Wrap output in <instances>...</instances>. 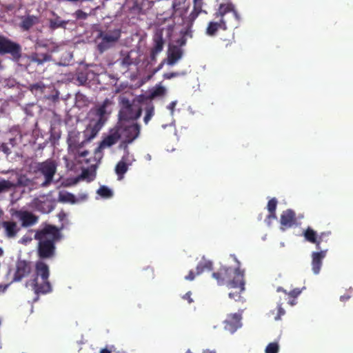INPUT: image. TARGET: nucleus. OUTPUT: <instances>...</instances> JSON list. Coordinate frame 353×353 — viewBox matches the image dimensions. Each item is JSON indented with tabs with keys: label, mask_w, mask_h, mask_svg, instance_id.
<instances>
[{
	"label": "nucleus",
	"mask_w": 353,
	"mask_h": 353,
	"mask_svg": "<svg viewBox=\"0 0 353 353\" xmlns=\"http://www.w3.org/2000/svg\"><path fill=\"white\" fill-rule=\"evenodd\" d=\"M111 105V101L105 99L101 105L89 112V123L83 131V139H81V133L77 131L69 132L68 150L78 161L81 162V158H84L88 155V152L83 149V145L94 139L101 130L107 121L108 116L112 111Z\"/></svg>",
	"instance_id": "1"
},
{
	"label": "nucleus",
	"mask_w": 353,
	"mask_h": 353,
	"mask_svg": "<svg viewBox=\"0 0 353 353\" xmlns=\"http://www.w3.org/2000/svg\"><path fill=\"white\" fill-rule=\"evenodd\" d=\"M238 267L234 270L231 268H221L219 272L212 274L213 278L220 285H226L229 289H235V292H230L229 297L235 301L240 299V293L245 290L244 271L239 268V261L234 256Z\"/></svg>",
	"instance_id": "2"
},
{
	"label": "nucleus",
	"mask_w": 353,
	"mask_h": 353,
	"mask_svg": "<svg viewBox=\"0 0 353 353\" xmlns=\"http://www.w3.org/2000/svg\"><path fill=\"white\" fill-rule=\"evenodd\" d=\"M239 20L240 17L232 3L221 4L214 19L208 23L205 34L208 36L214 37L219 30H225L227 23L236 26Z\"/></svg>",
	"instance_id": "3"
},
{
	"label": "nucleus",
	"mask_w": 353,
	"mask_h": 353,
	"mask_svg": "<svg viewBox=\"0 0 353 353\" xmlns=\"http://www.w3.org/2000/svg\"><path fill=\"white\" fill-rule=\"evenodd\" d=\"M59 230L54 226L48 225L37 232L35 239L39 241V254L41 258H51L54 255L55 242L60 239Z\"/></svg>",
	"instance_id": "4"
},
{
	"label": "nucleus",
	"mask_w": 353,
	"mask_h": 353,
	"mask_svg": "<svg viewBox=\"0 0 353 353\" xmlns=\"http://www.w3.org/2000/svg\"><path fill=\"white\" fill-rule=\"evenodd\" d=\"M35 269L36 276L27 283V285L30 287L36 294L50 292L52 288L48 281V266L43 261H39L36 263Z\"/></svg>",
	"instance_id": "5"
},
{
	"label": "nucleus",
	"mask_w": 353,
	"mask_h": 353,
	"mask_svg": "<svg viewBox=\"0 0 353 353\" xmlns=\"http://www.w3.org/2000/svg\"><path fill=\"white\" fill-rule=\"evenodd\" d=\"M34 172L38 180L36 183L42 187L48 186L52 181L57 172V163L52 159L36 163Z\"/></svg>",
	"instance_id": "6"
},
{
	"label": "nucleus",
	"mask_w": 353,
	"mask_h": 353,
	"mask_svg": "<svg viewBox=\"0 0 353 353\" xmlns=\"http://www.w3.org/2000/svg\"><path fill=\"white\" fill-rule=\"evenodd\" d=\"M119 104L121 109L119 114V122H121V124L122 122L136 120L141 116V107L139 101L134 100L130 101L126 97H121Z\"/></svg>",
	"instance_id": "7"
},
{
	"label": "nucleus",
	"mask_w": 353,
	"mask_h": 353,
	"mask_svg": "<svg viewBox=\"0 0 353 353\" xmlns=\"http://www.w3.org/2000/svg\"><path fill=\"white\" fill-rule=\"evenodd\" d=\"M116 128H119L120 139L127 143H132L139 135L140 127L135 123L119 122Z\"/></svg>",
	"instance_id": "8"
},
{
	"label": "nucleus",
	"mask_w": 353,
	"mask_h": 353,
	"mask_svg": "<svg viewBox=\"0 0 353 353\" xmlns=\"http://www.w3.org/2000/svg\"><path fill=\"white\" fill-rule=\"evenodd\" d=\"M30 206L42 213H49L54 208V203L48 195H40L34 198Z\"/></svg>",
	"instance_id": "9"
},
{
	"label": "nucleus",
	"mask_w": 353,
	"mask_h": 353,
	"mask_svg": "<svg viewBox=\"0 0 353 353\" xmlns=\"http://www.w3.org/2000/svg\"><path fill=\"white\" fill-rule=\"evenodd\" d=\"M119 139V128L115 127L110 130L109 134L103 138L99 146L96 149V155H99V158L100 159L101 157V153L102 150L114 145Z\"/></svg>",
	"instance_id": "10"
},
{
	"label": "nucleus",
	"mask_w": 353,
	"mask_h": 353,
	"mask_svg": "<svg viewBox=\"0 0 353 353\" xmlns=\"http://www.w3.org/2000/svg\"><path fill=\"white\" fill-rule=\"evenodd\" d=\"M21 48L19 45L0 36V54L10 53L14 59L20 57Z\"/></svg>",
	"instance_id": "11"
},
{
	"label": "nucleus",
	"mask_w": 353,
	"mask_h": 353,
	"mask_svg": "<svg viewBox=\"0 0 353 353\" xmlns=\"http://www.w3.org/2000/svg\"><path fill=\"white\" fill-rule=\"evenodd\" d=\"M182 56L183 51L180 47L170 46L168 50V57L160 64L159 70L162 68L163 64H167L169 66H173L182 58Z\"/></svg>",
	"instance_id": "12"
},
{
	"label": "nucleus",
	"mask_w": 353,
	"mask_h": 353,
	"mask_svg": "<svg viewBox=\"0 0 353 353\" xmlns=\"http://www.w3.org/2000/svg\"><path fill=\"white\" fill-rule=\"evenodd\" d=\"M134 161L133 156L130 155L128 152H126L115 168V172L119 180L123 179L124 174L128 171V167L132 165Z\"/></svg>",
	"instance_id": "13"
},
{
	"label": "nucleus",
	"mask_w": 353,
	"mask_h": 353,
	"mask_svg": "<svg viewBox=\"0 0 353 353\" xmlns=\"http://www.w3.org/2000/svg\"><path fill=\"white\" fill-rule=\"evenodd\" d=\"M119 37L120 31L118 30L101 34L102 41L98 45L99 50L103 52L112 46L119 39Z\"/></svg>",
	"instance_id": "14"
},
{
	"label": "nucleus",
	"mask_w": 353,
	"mask_h": 353,
	"mask_svg": "<svg viewBox=\"0 0 353 353\" xmlns=\"http://www.w3.org/2000/svg\"><path fill=\"white\" fill-rule=\"evenodd\" d=\"M241 315L234 313L228 316L225 320V329L231 333H234L238 328L241 327Z\"/></svg>",
	"instance_id": "15"
},
{
	"label": "nucleus",
	"mask_w": 353,
	"mask_h": 353,
	"mask_svg": "<svg viewBox=\"0 0 353 353\" xmlns=\"http://www.w3.org/2000/svg\"><path fill=\"white\" fill-rule=\"evenodd\" d=\"M327 250H321L320 252H313L312 256V270L314 274L317 275L320 273L323 260L325 257Z\"/></svg>",
	"instance_id": "16"
},
{
	"label": "nucleus",
	"mask_w": 353,
	"mask_h": 353,
	"mask_svg": "<svg viewBox=\"0 0 353 353\" xmlns=\"http://www.w3.org/2000/svg\"><path fill=\"white\" fill-rule=\"evenodd\" d=\"M280 223L282 230H285L294 226L296 224L294 212L291 210H287L283 212L281 215Z\"/></svg>",
	"instance_id": "17"
},
{
	"label": "nucleus",
	"mask_w": 353,
	"mask_h": 353,
	"mask_svg": "<svg viewBox=\"0 0 353 353\" xmlns=\"http://www.w3.org/2000/svg\"><path fill=\"white\" fill-rule=\"evenodd\" d=\"M1 225L5 235L9 239L14 238L20 230V226L12 221H3Z\"/></svg>",
	"instance_id": "18"
},
{
	"label": "nucleus",
	"mask_w": 353,
	"mask_h": 353,
	"mask_svg": "<svg viewBox=\"0 0 353 353\" xmlns=\"http://www.w3.org/2000/svg\"><path fill=\"white\" fill-rule=\"evenodd\" d=\"M16 216L21 221L23 227L32 225L37 221V218L34 215L26 211L17 212Z\"/></svg>",
	"instance_id": "19"
},
{
	"label": "nucleus",
	"mask_w": 353,
	"mask_h": 353,
	"mask_svg": "<svg viewBox=\"0 0 353 353\" xmlns=\"http://www.w3.org/2000/svg\"><path fill=\"white\" fill-rule=\"evenodd\" d=\"M30 271V266L25 261H18L17 263V270L14 275V281H20Z\"/></svg>",
	"instance_id": "20"
},
{
	"label": "nucleus",
	"mask_w": 353,
	"mask_h": 353,
	"mask_svg": "<svg viewBox=\"0 0 353 353\" xmlns=\"http://www.w3.org/2000/svg\"><path fill=\"white\" fill-rule=\"evenodd\" d=\"M303 236L306 241L316 244L317 248H320L321 236L318 239L317 233L314 230L310 228H307L303 232Z\"/></svg>",
	"instance_id": "21"
},
{
	"label": "nucleus",
	"mask_w": 353,
	"mask_h": 353,
	"mask_svg": "<svg viewBox=\"0 0 353 353\" xmlns=\"http://www.w3.org/2000/svg\"><path fill=\"white\" fill-rule=\"evenodd\" d=\"M154 47L151 52V57L152 59L162 51L163 48V39L161 34L157 33L154 37Z\"/></svg>",
	"instance_id": "22"
},
{
	"label": "nucleus",
	"mask_w": 353,
	"mask_h": 353,
	"mask_svg": "<svg viewBox=\"0 0 353 353\" xmlns=\"http://www.w3.org/2000/svg\"><path fill=\"white\" fill-rule=\"evenodd\" d=\"M276 205L277 201L274 198L270 199L268 203L267 208L270 212V214L267 217L265 221L268 225L271 224L272 220H275L276 219V216L275 214Z\"/></svg>",
	"instance_id": "23"
},
{
	"label": "nucleus",
	"mask_w": 353,
	"mask_h": 353,
	"mask_svg": "<svg viewBox=\"0 0 353 353\" xmlns=\"http://www.w3.org/2000/svg\"><path fill=\"white\" fill-rule=\"evenodd\" d=\"M203 0H193V9L190 14L191 20H194L199 14L206 12L203 9Z\"/></svg>",
	"instance_id": "24"
},
{
	"label": "nucleus",
	"mask_w": 353,
	"mask_h": 353,
	"mask_svg": "<svg viewBox=\"0 0 353 353\" xmlns=\"http://www.w3.org/2000/svg\"><path fill=\"white\" fill-rule=\"evenodd\" d=\"M58 199L61 203L74 205V194L67 191H60Z\"/></svg>",
	"instance_id": "25"
},
{
	"label": "nucleus",
	"mask_w": 353,
	"mask_h": 353,
	"mask_svg": "<svg viewBox=\"0 0 353 353\" xmlns=\"http://www.w3.org/2000/svg\"><path fill=\"white\" fill-rule=\"evenodd\" d=\"M212 269V263L203 259L196 266V275H199L204 271H209Z\"/></svg>",
	"instance_id": "26"
},
{
	"label": "nucleus",
	"mask_w": 353,
	"mask_h": 353,
	"mask_svg": "<svg viewBox=\"0 0 353 353\" xmlns=\"http://www.w3.org/2000/svg\"><path fill=\"white\" fill-rule=\"evenodd\" d=\"M98 195L103 199H110L113 196V192L105 185L101 186L97 191Z\"/></svg>",
	"instance_id": "27"
},
{
	"label": "nucleus",
	"mask_w": 353,
	"mask_h": 353,
	"mask_svg": "<svg viewBox=\"0 0 353 353\" xmlns=\"http://www.w3.org/2000/svg\"><path fill=\"white\" fill-rule=\"evenodd\" d=\"M37 21V18L33 16H28L23 19L21 27L24 30H28L33 24Z\"/></svg>",
	"instance_id": "28"
},
{
	"label": "nucleus",
	"mask_w": 353,
	"mask_h": 353,
	"mask_svg": "<svg viewBox=\"0 0 353 353\" xmlns=\"http://www.w3.org/2000/svg\"><path fill=\"white\" fill-rule=\"evenodd\" d=\"M31 60L38 64H42L43 62L49 60V56L47 54H34L31 56Z\"/></svg>",
	"instance_id": "29"
},
{
	"label": "nucleus",
	"mask_w": 353,
	"mask_h": 353,
	"mask_svg": "<svg viewBox=\"0 0 353 353\" xmlns=\"http://www.w3.org/2000/svg\"><path fill=\"white\" fill-rule=\"evenodd\" d=\"M167 90L165 87L161 85H158L154 88V90L152 92V97H161L163 96L166 94Z\"/></svg>",
	"instance_id": "30"
},
{
	"label": "nucleus",
	"mask_w": 353,
	"mask_h": 353,
	"mask_svg": "<svg viewBox=\"0 0 353 353\" xmlns=\"http://www.w3.org/2000/svg\"><path fill=\"white\" fill-rule=\"evenodd\" d=\"M14 186V183L10 181L0 180V192H6Z\"/></svg>",
	"instance_id": "31"
},
{
	"label": "nucleus",
	"mask_w": 353,
	"mask_h": 353,
	"mask_svg": "<svg viewBox=\"0 0 353 353\" xmlns=\"http://www.w3.org/2000/svg\"><path fill=\"white\" fill-rule=\"evenodd\" d=\"M88 199V194L86 192H80L77 195H74V205L84 203Z\"/></svg>",
	"instance_id": "32"
},
{
	"label": "nucleus",
	"mask_w": 353,
	"mask_h": 353,
	"mask_svg": "<svg viewBox=\"0 0 353 353\" xmlns=\"http://www.w3.org/2000/svg\"><path fill=\"white\" fill-rule=\"evenodd\" d=\"M279 350V345L278 343L273 342L269 343L265 348V353H278Z\"/></svg>",
	"instance_id": "33"
},
{
	"label": "nucleus",
	"mask_w": 353,
	"mask_h": 353,
	"mask_svg": "<svg viewBox=\"0 0 353 353\" xmlns=\"http://www.w3.org/2000/svg\"><path fill=\"white\" fill-rule=\"evenodd\" d=\"M154 115V108L152 106H148L145 110V115L144 117V123L148 124L150 120Z\"/></svg>",
	"instance_id": "34"
},
{
	"label": "nucleus",
	"mask_w": 353,
	"mask_h": 353,
	"mask_svg": "<svg viewBox=\"0 0 353 353\" xmlns=\"http://www.w3.org/2000/svg\"><path fill=\"white\" fill-rule=\"evenodd\" d=\"M66 24V21H62L60 19H55L50 21V26L52 28H57L60 27H64Z\"/></svg>",
	"instance_id": "35"
},
{
	"label": "nucleus",
	"mask_w": 353,
	"mask_h": 353,
	"mask_svg": "<svg viewBox=\"0 0 353 353\" xmlns=\"http://www.w3.org/2000/svg\"><path fill=\"white\" fill-rule=\"evenodd\" d=\"M81 177L84 179H86L87 181L90 182L95 178V174L92 172H89L88 171H83L81 175Z\"/></svg>",
	"instance_id": "36"
},
{
	"label": "nucleus",
	"mask_w": 353,
	"mask_h": 353,
	"mask_svg": "<svg viewBox=\"0 0 353 353\" xmlns=\"http://www.w3.org/2000/svg\"><path fill=\"white\" fill-rule=\"evenodd\" d=\"M185 72H168L163 74L164 79H170L174 77L185 75Z\"/></svg>",
	"instance_id": "37"
},
{
	"label": "nucleus",
	"mask_w": 353,
	"mask_h": 353,
	"mask_svg": "<svg viewBox=\"0 0 353 353\" xmlns=\"http://www.w3.org/2000/svg\"><path fill=\"white\" fill-rule=\"evenodd\" d=\"M176 103H177V101H172L168 106H167V109L169 110L170 111V114L172 116V117H173L174 115V108H175V106L176 105Z\"/></svg>",
	"instance_id": "38"
},
{
	"label": "nucleus",
	"mask_w": 353,
	"mask_h": 353,
	"mask_svg": "<svg viewBox=\"0 0 353 353\" xmlns=\"http://www.w3.org/2000/svg\"><path fill=\"white\" fill-rule=\"evenodd\" d=\"M75 15H76V17L77 19H85L87 17V14L85 13L84 12L81 11V10H77L75 12Z\"/></svg>",
	"instance_id": "39"
},
{
	"label": "nucleus",
	"mask_w": 353,
	"mask_h": 353,
	"mask_svg": "<svg viewBox=\"0 0 353 353\" xmlns=\"http://www.w3.org/2000/svg\"><path fill=\"white\" fill-rule=\"evenodd\" d=\"M32 241V237L31 236H23L19 242L22 244H28V243H30V241Z\"/></svg>",
	"instance_id": "40"
},
{
	"label": "nucleus",
	"mask_w": 353,
	"mask_h": 353,
	"mask_svg": "<svg viewBox=\"0 0 353 353\" xmlns=\"http://www.w3.org/2000/svg\"><path fill=\"white\" fill-rule=\"evenodd\" d=\"M301 293V290H299L298 288L296 289H294L293 290H292L290 293H289V295L292 296V297H297Z\"/></svg>",
	"instance_id": "41"
},
{
	"label": "nucleus",
	"mask_w": 353,
	"mask_h": 353,
	"mask_svg": "<svg viewBox=\"0 0 353 353\" xmlns=\"http://www.w3.org/2000/svg\"><path fill=\"white\" fill-rule=\"evenodd\" d=\"M68 214L64 212H60L58 214V218L60 221L63 222L67 219Z\"/></svg>",
	"instance_id": "42"
},
{
	"label": "nucleus",
	"mask_w": 353,
	"mask_h": 353,
	"mask_svg": "<svg viewBox=\"0 0 353 353\" xmlns=\"http://www.w3.org/2000/svg\"><path fill=\"white\" fill-rule=\"evenodd\" d=\"M278 313V315L275 317V320H279L281 316L285 314V310L281 307V305L279 306Z\"/></svg>",
	"instance_id": "43"
},
{
	"label": "nucleus",
	"mask_w": 353,
	"mask_h": 353,
	"mask_svg": "<svg viewBox=\"0 0 353 353\" xmlns=\"http://www.w3.org/2000/svg\"><path fill=\"white\" fill-rule=\"evenodd\" d=\"M183 299L184 300H187L188 303H192L193 302V299L191 298V292H187L183 296Z\"/></svg>",
	"instance_id": "44"
},
{
	"label": "nucleus",
	"mask_w": 353,
	"mask_h": 353,
	"mask_svg": "<svg viewBox=\"0 0 353 353\" xmlns=\"http://www.w3.org/2000/svg\"><path fill=\"white\" fill-rule=\"evenodd\" d=\"M196 274L193 272V271H190L188 276L185 277V280L192 281L195 278Z\"/></svg>",
	"instance_id": "45"
},
{
	"label": "nucleus",
	"mask_w": 353,
	"mask_h": 353,
	"mask_svg": "<svg viewBox=\"0 0 353 353\" xmlns=\"http://www.w3.org/2000/svg\"><path fill=\"white\" fill-rule=\"evenodd\" d=\"M41 90L42 88L41 86L39 85V84H34L33 85H32V90Z\"/></svg>",
	"instance_id": "46"
},
{
	"label": "nucleus",
	"mask_w": 353,
	"mask_h": 353,
	"mask_svg": "<svg viewBox=\"0 0 353 353\" xmlns=\"http://www.w3.org/2000/svg\"><path fill=\"white\" fill-rule=\"evenodd\" d=\"M7 288V285H0V294L3 293Z\"/></svg>",
	"instance_id": "47"
},
{
	"label": "nucleus",
	"mask_w": 353,
	"mask_h": 353,
	"mask_svg": "<svg viewBox=\"0 0 353 353\" xmlns=\"http://www.w3.org/2000/svg\"><path fill=\"white\" fill-rule=\"evenodd\" d=\"M100 353H111V351L106 348H104L100 351Z\"/></svg>",
	"instance_id": "48"
},
{
	"label": "nucleus",
	"mask_w": 353,
	"mask_h": 353,
	"mask_svg": "<svg viewBox=\"0 0 353 353\" xmlns=\"http://www.w3.org/2000/svg\"><path fill=\"white\" fill-rule=\"evenodd\" d=\"M3 150L6 154L10 153L8 148L4 145H3Z\"/></svg>",
	"instance_id": "49"
},
{
	"label": "nucleus",
	"mask_w": 353,
	"mask_h": 353,
	"mask_svg": "<svg viewBox=\"0 0 353 353\" xmlns=\"http://www.w3.org/2000/svg\"><path fill=\"white\" fill-rule=\"evenodd\" d=\"M296 301L295 300H292V301H289V304H290L291 305H294L296 304Z\"/></svg>",
	"instance_id": "50"
},
{
	"label": "nucleus",
	"mask_w": 353,
	"mask_h": 353,
	"mask_svg": "<svg viewBox=\"0 0 353 353\" xmlns=\"http://www.w3.org/2000/svg\"><path fill=\"white\" fill-rule=\"evenodd\" d=\"M349 299V297H348V296H347V297H346V296H341V301L347 300V299Z\"/></svg>",
	"instance_id": "51"
},
{
	"label": "nucleus",
	"mask_w": 353,
	"mask_h": 353,
	"mask_svg": "<svg viewBox=\"0 0 353 353\" xmlns=\"http://www.w3.org/2000/svg\"><path fill=\"white\" fill-rule=\"evenodd\" d=\"M203 353H215V352H214V351H210V350H207L203 351Z\"/></svg>",
	"instance_id": "52"
},
{
	"label": "nucleus",
	"mask_w": 353,
	"mask_h": 353,
	"mask_svg": "<svg viewBox=\"0 0 353 353\" xmlns=\"http://www.w3.org/2000/svg\"><path fill=\"white\" fill-rule=\"evenodd\" d=\"M3 250L0 247V256H3Z\"/></svg>",
	"instance_id": "53"
},
{
	"label": "nucleus",
	"mask_w": 353,
	"mask_h": 353,
	"mask_svg": "<svg viewBox=\"0 0 353 353\" xmlns=\"http://www.w3.org/2000/svg\"><path fill=\"white\" fill-rule=\"evenodd\" d=\"M170 125H174V120L173 118H172V121H171Z\"/></svg>",
	"instance_id": "54"
},
{
	"label": "nucleus",
	"mask_w": 353,
	"mask_h": 353,
	"mask_svg": "<svg viewBox=\"0 0 353 353\" xmlns=\"http://www.w3.org/2000/svg\"><path fill=\"white\" fill-rule=\"evenodd\" d=\"M166 127H167V125H165V124L162 125V128H163V129H165Z\"/></svg>",
	"instance_id": "55"
},
{
	"label": "nucleus",
	"mask_w": 353,
	"mask_h": 353,
	"mask_svg": "<svg viewBox=\"0 0 353 353\" xmlns=\"http://www.w3.org/2000/svg\"><path fill=\"white\" fill-rule=\"evenodd\" d=\"M185 353H192L190 350H188Z\"/></svg>",
	"instance_id": "56"
},
{
	"label": "nucleus",
	"mask_w": 353,
	"mask_h": 353,
	"mask_svg": "<svg viewBox=\"0 0 353 353\" xmlns=\"http://www.w3.org/2000/svg\"><path fill=\"white\" fill-rule=\"evenodd\" d=\"M147 159H150V155H148Z\"/></svg>",
	"instance_id": "57"
}]
</instances>
